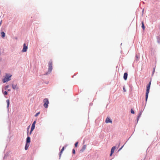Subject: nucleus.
<instances>
[{"label":"nucleus","instance_id":"7ed1b4c3","mask_svg":"<svg viewBox=\"0 0 160 160\" xmlns=\"http://www.w3.org/2000/svg\"><path fill=\"white\" fill-rule=\"evenodd\" d=\"M44 107L46 108H47L48 107V104L49 103V101L48 98H46L43 100Z\"/></svg>","mask_w":160,"mask_h":160},{"label":"nucleus","instance_id":"4468645a","mask_svg":"<svg viewBox=\"0 0 160 160\" xmlns=\"http://www.w3.org/2000/svg\"><path fill=\"white\" fill-rule=\"evenodd\" d=\"M64 147H63L62 148V149L60 152V154H59V156L60 157H61V154L63 152V151L64 150Z\"/></svg>","mask_w":160,"mask_h":160},{"label":"nucleus","instance_id":"20e7f679","mask_svg":"<svg viewBox=\"0 0 160 160\" xmlns=\"http://www.w3.org/2000/svg\"><path fill=\"white\" fill-rule=\"evenodd\" d=\"M52 61L50 60L48 63V72H51L52 69Z\"/></svg>","mask_w":160,"mask_h":160},{"label":"nucleus","instance_id":"a211bd4d","mask_svg":"<svg viewBox=\"0 0 160 160\" xmlns=\"http://www.w3.org/2000/svg\"><path fill=\"white\" fill-rule=\"evenodd\" d=\"M78 142H77L75 143V146L76 147H77V146H78Z\"/></svg>","mask_w":160,"mask_h":160},{"label":"nucleus","instance_id":"6e6552de","mask_svg":"<svg viewBox=\"0 0 160 160\" xmlns=\"http://www.w3.org/2000/svg\"><path fill=\"white\" fill-rule=\"evenodd\" d=\"M35 127V125H34V124H32V127L31 129V131L30 132V134H31L32 133V132L33 131V130L34 129Z\"/></svg>","mask_w":160,"mask_h":160},{"label":"nucleus","instance_id":"9d476101","mask_svg":"<svg viewBox=\"0 0 160 160\" xmlns=\"http://www.w3.org/2000/svg\"><path fill=\"white\" fill-rule=\"evenodd\" d=\"M12 88L14 89H18V86H17V84H16V85L12 84Z\"/></svg>","mask_w":160,"mask_h":160},{"label":"nucleus","instance_id":"6ab92c4d","mask_svg":"<svg viewBox=\"0 0 160 160\" xmlns=\"http://www.w3.org/2000/svg\"><path fill=\"white\" fill-rule=\"evenodd\" d=\"M39 113H40V112H38V113H36V114L35 115V117H37V116H38V115L39 114Z\"/></svg>","mask_w":160,"mask_h":160},{"label":"nucleus","instance_id":"1a4fd4ad","mask_svg":"<svg viewBox=\"0 0 160 160\" xmlns=\"http://www.w3.org/2000/svg\"><path fill=\"white\" fill-rule=\"evenodd\" d=\"M128 75V74L127 72H125L124 73L123 76V78L125 80H126L127 79Z\"/></svg>","mask_w":160,"mask_h":160},{"label":"nucleus","instance_id":"f03ea898","mask_svg":"<svg viewBox=\"0 0 160 160\" xmlns=\"http://www.w3.org/2000/svg\"><path fill=\"white\" fill-rule=\"evenodd\" d=\"M12 75L10 74L6 73L5 78L3 79V82L4 83L8 82L11 80L10 78L11 77Z\"/></svg>","mask_w":160,"mask_h":160},{"label":"nucleus","instance_id":"c85d7f7f","mask_svg":"<svg viewBox=\"0 0 160 160\" xmlns=\"http://www.w3.org/2000/svg\"><path fill=\"white\" fill-rule=\"evenodd\" d=\"M140 115H141V114H140V115H139V116H140ZM139 116H138V118H139Z\"/></svg>","mask_w":160,"mask_h":160},{"label":"nucleus","instance_id":"2eb2a0df","mask_svg":"<svg viewBox=\"0 0 160 160\" xmlns=\"http://www.w3.org/2000/svg\"><path fill=\"white\" fill-rule=\"evenodd\" d=\"M142 27L143 30L145 29V27L144 25V22H142Z\"/></svg>","mask_w":160,"mask_h":160},{"label":"nucleus","instance_id":"c756f323","mask_svg":"<svg viewBox=\"0 0 160 160\" xmlns=\"http://www.w3.org/2000/svg\"><path fill=\"white\" fill-rule=\"evenodd\" d=\"M154 71H155V70H154L153 72H154Z\"/></svg>","mask_w":160,"mask_h":160},{"label":"nucleus","instance_id":"4be33fe9","mask_svg":"<svg viewBox=\"0 0 160 160\" xmlns=\"http://www.w3.org/2000/svg\"><path fill=\"white\" fill-rule=\"evenodd\" d=\"M4 94L5 95H7L8 94V92L7 91H5L4 92Z\"/></svg>","mask_w":160,"mask_h":160},{"label":"nucleus","instance_id":"0eeeda50","mask_svg":"<svg viewBox=\"0 0 160 160\" xmlns=\"http://www.w3.org/2000/svg\"><path fill=\"white\" fill-rule=\"evenodd\" d=\"M105 122L106 123H108L109 122L112 123V120L109 118L108 117L106 119Z\"/></svg>","mask_w":160,"mask_h":160},{"label":"nucleus","instance_id":"9b49d317","mask_svg":"<svg viewBox=\"0 0 160 160\" xmlns=\"http://www.w3.org/2000/svg\"><path fill=\"white\" fill-rule=\"evenodd\" d=\"M86 148V145H84L82 148V149L80 150V152H83Z\"/></svg>","mask_w":160,"mask_h":160},{"label":"nucleus","instance_id":"dca6fc26","mask_svg":"<svg viewBox=\"0 0 160 160\" xmlns=\"http://www.w3.org/2000/svg\"><path fill=\"white\" fill-rule=\"evenodd\" d=\"M6 102L7 104V108H8V107H9V104H10L9 100V99L7 100H6Z\"/></svg>","mask_w":160,"mask_h":160},{"label":"nucleus","instance_id":"b1692460","mask_svg":"<svg viewBox=\"0 0 160 160\" xmlns=\"http://www.w3.org/2000/svg\"><path fill=\"white\" fill-rule=\"evenodd\" d=\"M124 145H123V146H122L118 150V151H120L122 148V147H123Z\"/></svg>","mask_w":160,"mask_h":160},{"label":"nucleus","instance_id":"f8f14e48","mask_svg":"<svg viewBox=\"0 0 160 160\" xmlns=\"http://www.w3.org/2000/svg\"><path fill=\"white\" fill-rule=\"evenodd\" d=\"M1 36L2 38H4L5 36V33L4 32H1Z\"/></svg>","mask_w":160,"mask_h":160},{"label":"nucleus","instance_id":"393cba45","mask_svg":"<svg viewBox=\"0 0 160 160\" xmlns=\"http://www.w3.org/2000/svg\"><path fill=\"white\" fill-rule=\"evenodd\" d=\"M36 123V121H35L32 124H34V125H35V124Z\"/></svg>","mask_w":160,"mask_h":160},{"label":"nucleus","instance_id":"bb28decb","mask_svg":"<svg viewBox=\"0 0 160 160\" xmlns=\"http://www.w3.org/2000/svg\"><path fill=\"white\" fill-rule=\"evenodd\" d=\"M123 89L124 92L126 91V90H125V89L124 88H123Z\"/></svg>","mask_w":160,"mask_h":160},{"label":"nucleus","instance_id":"aec40b11","mask_svg":"<svg viewBox=\"0 0 160 160\" xmlns=\"http://www.w3.org/2000/svg\"><path fill=\"white\" fill-rule=\"evenodd\" d=\"M72 153L73 154H75V150L74 149H73L72 150Z\"/></svg>","mask_w":160,"mask_h":160},{"label":"nucleus","instance_id":"39448f33","mask_svg":"<svg viewBox=\"0 0 160 160\" xmlns=\"http://www.w3.org/2000/svg\"><path fill=\"white\" fill-rule=\"evenodd\" d=\"M28 49V47L26 46L25 43L23 44V49L22 50V52H26L27 51Z\"/></svg>","mask_w":160,"mask_h":160},{"label":"nucleus","instance_id":"a878e982","mask_svg":"<svg viewBox=\"0 0 160 160\" xmlns=\"http://www.w3.org/2000/svg\"><path fill=\"white\" fill-rule=\"evenodd\" d=\"M136 57L137 58V59H138V56L137 55H136Z\"/></svg>","mask_w":160,"mask_h":160},{"label":"nucleus","instance_id":"5701e85b","mask_svg":"<svg viewBox=\"0 0 160 160\" xmlns=\"http://www.w3.org/2000/svg\"><path fill=\"white\" fill-rule=\"evenodd\" d=\"M9 87L8 85H7L5 87V89H6L7 88H8Z\"/></svg>","mask_w":160,"mask_h":160},{"label":"nucleus","instance_id":"423d86ee","mask_svg":"<svg viewBox=\"0 0 160 160\" xmlns=\"http://www.w3.org/2000/svg\"><path fill=\"white\" fill-rule=\"evenodd\" d=\"M116 148V147L115 146L113 147L111 149V154H110V156H112V154L114 152V150Z\"/></svg>","mask_w":160,"mask_h":160},{"label":"nucleus","instance_id":"f257e3e1","mask_svg":"<svg viewBox=\"0 0 160 160\" xmlns=\"http://www.w3.org/2000/svg\"><path fill=\"white\" fill-rule=\"evenodd\" d=\"M151 81L149 82V84L147 85V89H146V100L147 101L148 97V94L149 93V90L150 88V85L151 84Z\"/></svg>","mask_w":160,"mask_h":160},{"label":"nucleus","instance_id":"f3484780","mask_svg":"<svg viewBox=\"0 0 160 160\" xmlns=\"http://www.w3.org/2000/svg\"><path fill=\"white\" fill-rule=\"evenodd\" d=\"M28 147H29V145H28V144L26 143L25 145V150H27L28 148Z\"/></svg>","mask_w":160,"mask_h":160},{"label":"nucleus","instance_id":"ddd939ff","mask_svg":"<svg viewBox=\"0 0 160 160\" xmlns=\"http://www.w3.org/2000/svg\"><path fill=\"white\" fill-rule=\"evenodd\" d=\"M27 143H29L30 142V137H28L27 138Z\"/></svg>","mask_w":160,"mask_h":160},{"label":"nucleus","instance_id":"cd10ccee","mask_svg":"<svg viewBox=\"0 0 160 160\" xmlns=\"http://www.w3.org/2000/svg\"><path fill=\"white\" fill-rule=\"evenodd\" d=\"M2 21H1L0 23V25H1V23H2Z\"/></svg>","mask_w":160,"mask_h":160},{"label":"nucleus","instance_id":"412c9836","mask_svg":"<svg viewBox=\"0 0 160 160\" xmlns=\"http://www.w3.org/2000/svg\"><path fill=\"white\" fill-rule=\"evenodd\" d=\"M131 113H132L134 114V112L133 110L132 109L131 110Z\"/></svg>","mask_w":160,"mask_h":160}]
</instances>
